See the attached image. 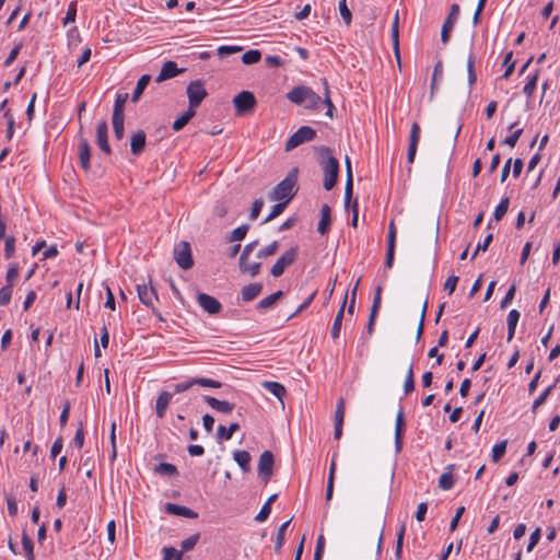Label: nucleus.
Returning <instances> with one entry per match:
<instances>
[{
  "label": "nucleus",
  "instance_id": "obj_55",
  "mask_svg": "<svg viewBox=\"0 0 560 560\" xmlns=\"http://www.w3.org/2000/svg\"><path fill=\"white\" fill-rule=\"evenodd\" d=\"M512 57H513V52L512 51H509L505 57H504V60H503V66H506V70L505 72L503 73V78L504 79H508L512 72L514 71V63L511 62L512 60Z\"/></svg>",
  "mask_w": 560,
  "mask_h": 560
},
{
  "label": "nucleus",
  "instance_id": "obj_24",
  "mask_svg": "<svg viewBox=\"0 0 560 560\" xmlns=\"http://www.w3.org/2000/svg\"><path fill=\"white\" fill-rule=\"evenodd\" d=\"M331 218H330V208L328 205H323L320 208V220L318 222L317 231L325 235L330 226Z\"/></svg>",
  "mask_w": 560,
  "mask_h": 560
},
{
  "label": "nucleus",
  "instance_id": "obj_26",
  "mask_svg": "<svg viewBox=\"0 0 560 560\" xmlns=\"http://www.w3.org/2000/svg\"><path fill=\"white\" fill-rule=\"evenodd\" d=\"M455 469V465L451 464L446 467V472L442 474L439 478V486L443 490H450L454 487V478H453V471Z\"/></svg>",
  "mask_w": 560,
  "mask_h": 560
},
{
  "label": "nucleus",
  "instance_id": "obj_49",
  "mask_svg": "<svg viewBox=\"0 0 560 560\" xmlns=\"http://www.w3.org/2000/svg\"><path fill=\"white\" fill-rule=\"evenodd\" d=\"M405 532H406V525L405 524H401L400 525V528L397 533V540H396V550H395V555L397 558H400L401 557V552H402V541H404V536H405Z\"/></svg>",
  "mask_w": 560,
  "mask_h": 560
},
{
  "label": "nucleus",
  "instance_id": "obj_36",
  "mask_svg": "<svg viewBox=\"0 0 560 560\" xmlns=\"http://www.w3.org/2000/svg\"><path fill=\"white\" fill-rule=\"evenodd\" d=\"M22 545H23V549L25 551L26 559L35 560L34 544H33L32 539L26 535V533H23V535H22Z\"/></svg>",
  "mask_w": 560,
  "mask_h": 560
},
{
  "label": "nucleus",
  "instance_id": "obj_53",
  "mask_svg": "<svg viewBox=\"0 0 560 560\" xmlns=\"http://www.w3.org/2000/svg\"><path fill=\"white\" fill-rule=\"evenodd\" d=\"M15 250V238L13 236L5 237L4 242V256L7 259L11 258Z\"/></svg>",
  "mask_w": 560,
  "mask_h": 560
},
{
  "label": "nucleus",
  "instance_id": "obj_2",
  "mask_svg": "<svg viewBox=\"0 0 560 560\" xmlns=\"http://www.w3.org/2000/svg\"><path fill=\"white\" fill-rule=\"evenodd\" d=\"M319 164L324 172V188L326 190H330L337 183L338 174H339V163L337 159L332 155V152L327 147H320L316 150Z\"/></svg>",
  "mask_w": 560,
  "mask_h": 560
},
{
  "label": "nucleus",
  "instance_id": "obj_39",
  "mask_svg": "<svg viewBox=\"0 0 560 560\" xmlns=\"http://www.w3.org/2000/svg\"><path fill=\"white\" fill-rule=\"evenodd\" d=\"M200 539V534L197 533V534H194L191 536H189L188 538L184 539L180 544V547H182V550L179 552H187L191 549L195 548V546L197 545V542L199 541Z\"/></svg>",
  "mask_w": 560,
  "mask_h": 560
},
{
  "label": "nucleus",
  "instance_id": "obj_62",
  "mask_svg": "<svg viewBox=\"0 0 560 560\" xmlns=\"http://www.w3.org/2000/svg\"><path fill=\"white\" fill-rule=\"evenodd\" d=\"M19 276V268L16 265H12L10 266V268L8 269V272H7V285H10V287H13V283L15 281V279L18 278Z\"/></svg>",
  "mask_w": 560,
  "mask_h": 560
},
{
  "label": "nucleus",
  "instance_id": "obj_59",
  "mask_svg": "<svg viewBox=\"0 0 560 560\" xmlns=\"http://www.w3.org/2000/svg\"><path fill=\"white\" fill-rule=\"evenodd\" d=\"M325 548V538L323 535H319L316 541V548L314 552V560H322Z\"/></svg>",
  "mask_w": 560,
  "mask_h": 560
},
{
  "label": "nucleus",
  "instance_id": "obj_7",
  "mask_svg": "<svg viewBox=\"0 0 560 560\" xmlns=\"http://www.w3.org/2000/svg\"><path fill=\"white\" fill-rule=\"evenodd\" d=\"M174 258L180 268L185 270L190 269L194 266L190 244L186 241H182L176 244L174 248Z\"/></svg>",
  "mask_w": 560,
  "mask_h": 560
},
{
  "label": "nucleus",
  "instance_id": "obj_20",
  "mask_svg": "<svg viewBox=\"0 0 560 560\" xmlns=\"http://www.w3.org/2000/svg\"><path fill=\"white\" fill-rule=\"evenodd\" d=\"M145 147V133L142 130L132 135L130 140V151L133 155H140Z\"/></svg>",
  "mask_w": 560,
  "mask_h": 560
},
{
  "label": "nucleus",
  "instance_id": "obj_8",
  "mask_svg": "<svg viewBox=\"0 0 560 560\" xmlns=\"http://www.w3.org/2000/svg\"><path fill=\"white\" fill-rule=\"evenodd\" d=\"M298 256V247H291L290 249L285 250L275 262V265L271 267L270 273L278 278L283 275L284 269L289 266H291Z\"/></svg>",
  "mask_w": 560,
  "mask_h": 560
},
{
  "label": "nucleus",
  "instance_id": "obj_41",
  "mask_svg": "<svg viewBox=\"0 0 560 560\" xmlns=\"http://www.w3.org/2000/svg\"><path fill=\"white\" fill-rule=\"evenodd\" d=\"M260 58H261L260 51L256 50V49H252V50H248L245 54H243L242 61L245 65H254V63L258 62L260 60Z\"/></svg>",
  "mask_w": 560,
  "mask_h": 560
},
{
  "label": "nucleus",
  "instance_id": "obj_61",
  "mask_svg": "<svg viewBox=\"0 0 560 560\" xmlns=\"http://www.w3.org/2000/svg\"><path fill=\"white\" fill-rule=\"evenodd\" d=\"M262 207H264V200L261 198L256 199L253 202L252 210H250V213H249V219L250 220L257 219V217L259 215Z\"/></svg>",
  "mask_w": 560,
  "mask_h": 560
},
{
  "label": "nucleus",
  "instance_id": "obj_5",
  "mask_svg": "<svg viewBox=\"0 0 560 560\" xmlns=\"http://www.w3.org/2000/svg\"><path fill=\"white\" fill-rule=\"evenodd\" d=\"M187 97H188V107L196 110V108L202 103V101L208 96V92L205 89L203 82L200 80L191 81L187 85Z\"/></svg>",
  "mask_w": 560,
  "mask_h": 560
},
{
  "label": "nucleus",
  "instance_id": "obj_3",
  "mask_svg": "<svg viewBox=\"0 0 560 560\" xmlns=\"http://www.w3.org/2000/svg\"><path fill=\"white\" fill-rule=\"evenodd\" d=\"M298 180V168L293 167L284 179H282L270 194V199L273 201H284L289 203V201L294 197L298 191L296 188Z\"/></svg>",
  "mask_w": 560,
  "mask_h": 560
},
{
  "label": "nucleus",
  "instance_id": "obj_22",
  "mask_svg": "<svg viewBox=\"0 0 560 560\" xmlns=\"http://www.w3.org/2000/svg\"><path fill=\"white\" fill-rule=\"evenodd\" d=\"M262 291L261 283H249L242 289V300L244 302H250L256 299Z\"/></svg>",
  "mask_w": 560,
  "mask_h": 560
},
{
  "label": "nucleus",
  "instance_id": "obj_45",
  "mask_svg": "<svg viewBox=\"0 0 560 560\" xmlns=\"http://www.w3.org/2000/svg\"><path fill=\"white\" fill-rule=\"evenodd\" d=\"M415 389V378H413V366L412 364L409 366L407 371V375L404 383V392L406 395L410 394Z\"/></svg>",
  "mask_w": 560,
  "mask_h": 560
},
{
  "label": "nucleus",
  "instance_id": "obj_32",
  "mask_svg": "<svg viewBox=\"0 0 560 560\" xmlns=\"http://www.w3.org/2000/svg\"><path fill=\"white\" fill-rule=\"evenodd\" d=\"M151 77L149 74H143L137 82L136 89L132 93L131 101L133 103L138 102L140 96L142 95L144 89L148 86Z\"/></svg>",
  "mask_w": 560,
  "mask_h": 560
},
{
  "label": "nucleus",
  "instance_id": "obj_50",
  "mask_svg": "<svg viewBox=\"0 0 560 560\" xmlns=\"http://www.w3.org/2000/svg\"><path fill=\"white\" fill-rule=\"evenodd\" d=\"M196 380H197V377H194V378H189L187 381L175 384L174 392L178 394V393H183V392L190 389L194 385H198L196 383Z\"/></svg>",
  "mask_w": 560,
  "mask_h": 560
},
{
  "label": "nucleus",
  "instance_id": "obj_57",
  "mask_svg": "<svg viewBox=\"0 0 560 560\" xmlns=\"http://www.w3.org/2000/svg\"><path fill=\"white\" fill-rule=\"evenodd\" d=\"M540 536H541V529L539 527H537L532 534H530V537H529V541H528V545H527V548L526 550L528 552H530L535 546L538 544L539 539H540Z\"/></svg>",
  "mask_w": 560,
  "mask_h": 560
},
{
  "label": "nucleus",
  "instance_id": "obj_44",
  "mask_svg": "<svg viewBox=\"0 0 560 560\" xmlns=\"http://www.w3.org/2000/svg\"><path fill=\"white\" fill-rule=\"evenodd\" d=\"M248 230H249L248 224H242L241 226L234 229L231 233L230 241L231 242L242 241L243 238H245Z\"/></svg>",
  "mask_w": 560,
  "mask_h": 560
},
{
  "label": "nucleus",
  "instance_id": "obj_14",
  "mask_svg": "<svg viewBox=\"0 0 560 560\" xmlns=\"http://www.w3.org/2000/svg\"><path fill=\"white\" fill-rule=\"evenodd\" d=\"M137 292L139 300L145 306H153L154 301L158 300V294L153 287H148L147 284H138Z\"/></svg>",
  "mask_w": 560,
  "mask_h": 560
},
{
  "label": "nucleus",
  "instance_id": "obj_64",
  "mask_svg": "<svg viewBox=\"0 0 560 560\" xmlns=\"http://www.w3.org/2000/svg\"><path fill=\"white\" fill-rule=\"evenodd\" d=\"M163 552V560H175L177 556H182V552H178L173 547H164L162 549Z\"/></svg>",
  "mask_w": 560,
  "mask_h": 560
},
{
  "label": "nucleus",
  "instance_id": "obj_30",
  "mask_svg": "<svg viewBox=\"0 0 560 560\" xmlns=\"http://www.w3.org/2000/svg\"><path fill=\"white\" fill-rule=\"evenodd\" d=\"M240 430V424L236 422H233L230 424L229 428H225L224 425H219L217 431V436L220 440H231L233 434Z\"/></svg>",
  "mask_w": 560,
  "mask_h": 560
},
{
  "label": "nucleus",
  "instance_id": "obj_4",
  "mask_svg": "<svg viewBox=\"0 0 560 560\" xmlns=\"http://www.w3.org/2000/svg\"><path fill=\"white\" fill-rule=\"evenodd\" d=\"M233 105L236 116H246L254 112L257 101L255 95L249 91H242L233 97Z\"/></svg>",
  "mask_w": 560,
  "mask_h": 560
},
{
  "label": "nucleus",
  "instance_id": "obj_34",
  "mask_svg": "<svg viewBox=\"0 0 560 560\" xmlns=\"http://www.w3.org/2000/svg\"><path fill=\"white\" fill-rule=\"evenodd\" d=\"M283 295L282 291H277L262 300L257 304L258 310H267L276 304V302Z\"/></svg>",
  "mask_w": 560,
  "mask_h": 560
},
{
  "label": "nucleus",
  "instance_id": "obj_12",
  "mask_svg": "<svg viewBox=\"0 0 560 560\" xmlns=\"http://www.w3.org/2000/svg\"><path fill=\"white\" fill-rule=\"evenodd\" d=\"M345 411H346V404L345 399L340 398L337 402L336 410H335V432L334 436L336 440H339L342 435V425L345 420Z\"/></svg>",
  "mask_w": 560,
  "mask_h": 560
},
{
  "label": "nucleus",
  "instance_id": "obj_33",
  "mask_svg": "<svg viewBox=\"0 0 560 560\" xmlns=\"http://www.w3.org/2000/svg\"><path fill=\"white\" fill-rule=\"evenodd\" d=\"M128 100V93H119L116 96L114 109H113V117H125L124 116V107Z\"/></svg>",
  "mask_w": 560,
  "mask_h": 560
},
{
  "label": "nucleus",
  "instance_id": "obj_28",
  "mask_svg": "<svg viewBox=\"0 0 560 560\" xmlns=\"http://www.w3.org/2000/svg\"><path fill=\"white\" fill-rule=\"evenodd\" d=\"M442 77H443V62H442V60H438L434 66L432 78H431V96L435 93V91H438L439 82L442 80Z\"/></svg>",
  "mask_w": 560,
  "mask_h": 560
},
{
  "label": "nucleus",
  "instance_id": "obj_60",
  "mask_svg": "<svg viewBox=\"0 0 560 560\" xmlns=\"http://www.w3.org/2000/svg\"><path fill=\"white\" fill-rule=\"evenodd\" d=\"M537 84V74L530 77L527 81V83L524 85L523 92L527 95V97H530L536 89Z\"/></svg>",
  "mask_w": 560,
  "mask_h": 560
},
{
  "label": "nucleus",
  "instance_id": "obj_13",
  "mask_svg": "<svg viewBox=\"0 0 560 560\" xmlns=\"http://www.w3.org/2000/svg\"><path fill=\"white\" fill-rule=\"evenodd\" d=\"M184 71H185V69L177 68L176 62H174V61H166L162 66V69L160 71L159 75L156 77L155 81L158 83H161V82H163L165 80L172 79V78L183 73Z\"/></svg>",
  "mask_w": 560,
  "mask_h": 560
},
{
  "label": "nucleus",
  "instance_id": "obj_42",
  "mask_svg": "<svg viewBox=\"0 0 560 560\" xmlns=\"http://www.w3.org/2000/svg\"><path fill=\"white\" fill-rule=\"evenodd\" d=\"M506 445H508V441L504 440V441H501L500 443H497L493 446V448H492V460L494 463L499 462L501 459V457L505 454Z\"/></svg>",
  "mask_w": 560,
  "mask_h": 560
},
{
  "label": "nucleus",
  "instance_id": "obj_27",
  "mask_svg": "<svg viewBox=\"0 0 560 560\" xmlns=\"http://www.w3.org/2000/svg\"><path fill=\"white\" fill-rule=\"evenodd\" d=\"M265 389H267L270 394L275 395L282 404V398L285 395V388L282 384L278 382L266 381L262 383Z\"/></svg>",
  "mask_w": 560,
  "mask_h": 560
},
{
  "label": "nucleus",
  "instance_id": "obj_43",
  "mask_svg": "<svg viewBox=\"0 0 560 560\" xmlns=\"http://www.w3.org/2000/svg\"><path fill=\"white\" fill-rule=\"evenodd\" d=\"M420 126L418 122H413L411 125V130H410V137H409V147L410 148H418V143H419V140H420Z\"/></svg>",
  "mask_w": 560,
  "mask_h": 560
},
{
  "label": "nucleus",
  "instance_id": "obj_63",
  "mask_svg": "<svg viewBox=\"0 0 560 560\" xmlns=\"http://www.w3.org/2000/svg\"><path fill=\"white\" fill-rule=\"evenodd\" d=\"M457 282H458L457 276H454V275L450 276L444 283V290L447 291L448 294H452L456 289Z\"/></svg>",
  "mask_w": 560,
  "mask_h": 560
},
{
  "label": "nucleus",
  "instance_id": "obj_17",
  "mask_svg": "<svg viewBox=\"0 0 560 560\" xmlns=\"http://www.w3.org/2000/svg\"><path fill=\"white\" fill-rule=\"evenodd\" d=\"M458 15H459V5L457 3H454L451 5L450 13L442 25L441 35H450V33L453 31V26H454L455 22L458 19Z\"/></svg>",
  "mask_w": 560,
  "mask_h": 560
},
{
  "label": "nucleus",
  "instance_id": "obj_18",
  "mask_svg": "<svg viewBox=\"0 0 560 560\" xmlns=\"http://www.w3.org/2000/svg\"><path fill=\"white\" fill-rule=\"evenodd\" d=\"M165 511L168 514L176 515V516H183V517H187V518H197L198 517V514L195 511H192L191 509L183 506V505H178L175 503H166Z\"/></svg>",
  "mask_w": 560,
  "mask_h": 560
},
{
  "label": "nucleus",
  "instance_id": "obj_56",
  "mask_svg": "<svg viewBox=\"0 0 560 560\" xmlns=\"http://www.w3.org/2000/svg\"><path fill=\"white\" fill-rule=\"evenodd\" d=\"M404 425H405L404 411H402V409H399L397 417H396L395 435L402 436Z\"/></svg>",
  "mask_w": 560,
  "mask_h": 560
},
{
  "label": "nucleus",
  "instance_id": "obj_35",
  "mask_svg": "<svg viewBox=\"0 0 560 560\" xmlns=\"http://www.w3.org/2000/svg\"><path fill=\"white\" fill-rule=\"evenodd\" d=\"M278 248H279V242L278 241H273L268 246L259 249L257 252V254H256V258L257 259H262V258L272 256V255H275L277 253Z\"/></svg>",
  "mask_w": 560,
  "mask_h": 560
},
{
  "label": "nucleus",
  "instance_id": "obj_19",
  "mask_svg": "<svg viewBox=\"0 0 560 560\" xmlns=\"http://www.w3.org/2000/svg\"><path fill=\"white\" fill-rule=\"evenodd\" d=\"M91 147L86 139H81L79 142V161L84 171L90 170Z\"/></svg>",
  "mask_w": 560,
  "mask_h": 560
},
{
  "label": "nucleus",
  "instance_id": "obj_10",
  "mask_svg": "<svg viewBox=\"0 0 560 560\" xmlns=\"http://www.w3.org/2000/svg\"><path fill=\"white\" fill-rule=\"evenodd\" d=\"M96 143L105 154H110L112 150L108 143V125L105 120L97 124Z\"/></svg>",
  "mask_w": 560,
  "mask_h": 560
},
{
  "label": "nucleus",
  "instance_id": "obj_40",
  "mask_svg": "<svg viewBox=\"0 0 560 560\" xmlns=\"http://www.w3.org/2000/svg\"><path fill=\"white\" fill-rule=\"evenodd\" d=\"M510 200L509 198H503L500 203L495 207L493 218L495 221H500L509 209Z\"/></svg>",
  "mask_w": 560,
  "mask_h": 560
},
{
  "label": "nucleus",
  "instance_id": "obj_9",
  "mask_svg": "<svg viewBox=\"0 0 560 560\" xmlns=\"http://www.w3.org/2000/svg\"><path fill=\"white\" fill-rule=\"evenodd\" d=\"M197 301L200 307L210 315L219 314L222 310L221 303L207 293H198Z\"/></svg>",
  "mask_w": 560,
  "mask_h": 560
},
{
  "label": "nucleus",
  "instance_id": "obj_52",
  "mask_svg": "<svg viewBox=\"0 0 560 560\" xmlns=\"http://www.w3.org/2000/svg\"><path fill=\"white\" fill-rule=\"evenodd\" d=\"M339 12L342 20L346 22L347 25H349L351 23L352 14L349 8L347 7L346 0L339 1Z\"/></svg>",
  "mask_w": 560,
  "mask_h": 560
},
{
  "label": "nucleus",
  "instance_id": "obj_23",
  "mask_svg": "<svg viewBox=\"0 0 560 560\" xmlns=\"http://www.w3.org/2000/svg\"><path fill=\"white\" fill-rule=\"evenodd\" d=\"M173 395L168 392H162L156 399L155 411L159 418H163L165 416L166 409L172 400Z\"/></svg>",
  "mask_w": 560,
  "mask_h": 560
},
{
  "label": "nucleus",
  "instance_id": "obj_16",
  "mask_svg": "<svg viewBox=\"0 0 560 560\" xmlns=\"http://www.w3.org/2000/svg\"><path fill=\"white\" fill-rule=\"evenodd\" d=\"M205 401L215 411L221 413H231L235 405L226 400H219L212 396H205Z\"/></svg>",
  "mask_w": 560,
  "mask_h": 560
},
{
  "label": "nucleus",
  "instance_id": "obj_31",
  "mask_svg": "<svg viewBox=\"0 0 560 560\" xmlns=\"http://www.w3.org/2000/svg\"><path fill=\"white\" fill-rule=\"evenodd\" d=\"M196 115V110L191 109L188 107V109L180 116L178 117L174 122H173V130L174 131H179L182 130L189 121L190 119Z\"/></svg>",
  "mask_w": 560,
  "mask_h": 560
},
{
  "label": "nucleus",
  "instance_id": "obj_11",
  "mask_svg": "<svg viewBox=\"0 0 560 560\" xmlns=\"http://www.w3.org/2000/svg\"><path fill=\"white\" fill-rule=\"evenodd\" d=\"M273 467V455L269 451H265L261 453L258 463V471L262 475L265 481H268L272 475Z\"/></svg>",
  "mask_w": 560,
  "mask_h": 560
},
{
  "label": "nucleus",
  "instance_id": "obj_38",
  "mask_svg": "<svg viewBox=\"0 0 560 560\" xmlns=\"http://www.w3.org/2000/svg\"><path fill=\"white\" fill-rule=\"evenodd\" d=\"M291 520L284 522L278 529L276 541H275V550L279 552L284 542V533L290 524Z\"/></svg>",
  "mask_w": 560,
  "mask_h": 560
},
{
  "label": "nucleus",
  "instance_id": "obj_1",
  "mask_svg": "<svg viewBox=\"0 0 560 560\" xmlns=\"http://www.w3.org/2000/svg\"><path fill=\"white\" fill-rule=\"evenodd\" d=\"M323 84L325 89V100L322 101L320 96L316 94L311 88L299 85L293 88L288 94L287 97L290 102L304 105L305 108L316 109L319 107L322 103H325L328 107L326 115L330 118L332 117L334 104L329 97V89L326 79H323Z\"/></svg>",
  "mask_w": 560,
  "mask_h": 560
},
{
  "label": "nucleus",
  "instance_id": "obj_54",
  "mask_svg": "<svg viewBox=\"0 0 560 560\" xmlns=\"http://www.w3.org/2000/svg\"><path fill=\"white\" fill-rule=\"evenodd\" d=\"M522 133H523V128L515 129L511 136L506 137L503 140V143L511 148H514L516 145L520 137L522 136Z\"/></svg>",
  "mask_w": 560,
  "mask_h": 560
},
{
  "label": "nucleus",
  "instance_id": "obj_29",
  "mask_svg": "<svg viewBox=\"0 0 560 560\" xmlns=\"http://www.w3.org/2000/svg\"><path fill=\"white\" fill-rule=\"evenodd\" d=\"M233 457L243 471L247 472L250 470V455L247 451H235Z\"/></svg>",
  "mask_w": 560,
  "mask_h": 560
},
{
  "label": "nucleus",
  "instance_id": "obj_21",
  "mask_svg": "<svg viewBox=\"0 0 560 560\" xmlns=\"http://www.w3.org/2000/svg\"><path fill=\"white\" fill-rule=\"evenodd\" d=\"M260 261H252L249 258L238 260L240 270L250 277H256L260 272Z\"/></svg>",
  "mask_w": 560,
  "mask_h": 560
},
{
  "label": "nucleus",
  "instance_id": "obj_51",
  "mask_svg": "<svg viewBox=\"0 0 560 560\" xmlns=\"http://www.w3.org/2000/svg\"><path fill=\"white\" fill-rule=\"evenodd\" d=\"M12 288L4 285L0 289V305L5 306L10 303L12 296Z\"/></svg>",
  "mask_w": 560,
  "mask_h": 560
},
{
  "label": "nucleus",
  "instance_id": "obj_37",
  "mask_svg": "<svg viewBox=\"0 0 560 560\" xmlns=\"http://www.w3.org/2000/svg\"><path fill=\"white\" fill-rule=\"evenodd\" d=\"M124 121L125 117H112L113 129L117 140H121L124 138Z\"/></svg>",
  "mask_w": 560,
  "mask_h": 560
},
{
  "label": "nucleus",
  "instance_id": "obj_25",
  "mask_svg": "<svg viewBox=\"0 0 560 560\" xmlns=\"http://www.w3.org/2000/svg\"><path fill=\"white\" fill-rule=\"evenodd\" d=\"M347 298H348V294L346 293L345 298H343V301H342V304H341L339 311L336 314V317H335V320H334V324H332V327H331V338L332 339H337L339 337V335H340V329H341V325H342V319H343V313H345V306H346Z\"/></svg>",
  "mask_w": 560,
  "mask_h": 560
},
{
  "label": "nucleus",
  "instance_id": "obj_47",
  "mask_svg": "<svg viewBox=\"0 0 560 560\" xmlns=\"http://www.w3.org/2000/svg\"><path fill=\"white\" fill-rule=\"evenodd\" d=\"M555 387V384L553 385H550L549 387H547L536 399L535 401L533 402V406H532V411L533 412H536L537 408L541 405L545 404V401L547 400L548 396L550 395V393L552 392Z\"/></svg>",
  "mask_w": 560,
  "mask_h": 560
},
{
  "label": "nucleus",
  "instance_id": "obj_58",
  "mask_svg": "<svg viewBox=\"0 0 560 560\" xmlns=\"http://www.w3.org/2000/svg\"><path fill=\"white\" fill-rule=\"evenodd\" d=\"M492 240H493V235H492L491 233H490V234H488V235L485 237L483 242H482V243H479V244L477 245V247H476V249H475V252H474V254H472V256H471V259H474V258L477 256V254H478L479 252H486V250L488 249V247H489L490 243L492 242Z\"/></svg>",
  "mask_w": 560,
  "mask_h": 560
},
{
  "label": "nucleus",
  "instance_id": "obj_6",
  "mask_svg": "<svg viewBox=\"0 0 560 560\" xmlns=\"http://www.w3.org/2000/svg\"><path fill=\"white\" fill-rule=\"evenodd\" d=\"M316 137V131L308 127L303 126L299 128L285 142V151H291L300 144L312 141Z\"/></svg>",
  "mask_w": 560,
  "mask_h": 560
},
{
  "label": "nucleus",
  "instance_id": "obj_15",
  "mask_svg": "<svg viewBox=\"0 0 560 560\" xmlns=\"http://www.w3.org/2000/svg\"><path fill=\"white\" fill-rule=\"evenodd\" d=\"M381 294H382V287L377 285L375 289L373 303H372V307H371V314H370V318H369L368 327H366L369 335L373 334L376 314L381 307Z\"/></svg>",
  "mask_w": 560,
  "mask_h": 560
},
{
  "label": "nucleus",
  "instance_id": "obj_48",
  "mask_svg": "<svg viewBox=\"0 0 560 560\" xmlns=\"http://www.w3.org/2000/svg\"><path fill=\"white\" fill-rule=\"evenodd\" d=\"M287 202L284 201H279L277 205H275L270 211V213L267 215V218L264 220V223L266 222H269L271 220H273L275 218H277L278 215H280L284 208L287 207Z\"/></svg>",
  "mask_w": 560,
  "mask_h": 560
},
{
  "label": "nucleus",
  "instance_id": "obj_46",
  "mask_svg": "<svg viewBox=\"0 0 560 560\" xmlns=\"http://www.w3.org/2000/svg\"><path fill=\"white\" fill-rule=\"evenodd\" d=\"M155 471L161 475L175 476L177 475V468L173 464L161 463L156 466Z\"/></svg>",
  "mask_w": 560,
  "mask_h": 560
}]
</instances>
